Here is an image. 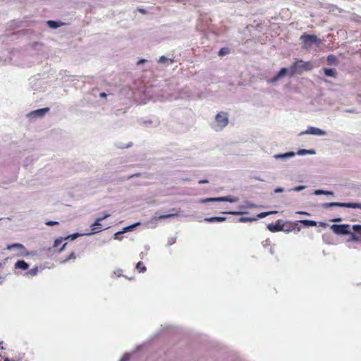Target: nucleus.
<instances>
[{
    "label": "nucleus",
    "mask_w": 361,
    "mask_h": 361,
    "mask_svg": "<svg viewBox=\"0 0 361 361\" xmlns=\"http://www.w3.org/2000/svg\"><path fill=\"white\" fill-rule=\"evenodd\" d=\"M333 233L341 235L346 241H361V227H330Z\"/></svg>",
    "instance_id": "nucleus-1"
},
{
    "label": "nucleus",
    "mask_w": 361,
    "mask_h": 361,
    "mask_svg": "<svg viewBox=\"0 0 361 361\" xmlns=\"http://www.w3.org/2000/svg\"><path fill=\"white\" fill-rule=\"evenodd\" d=\"M313 66L309 61H304L302 59L296 60L290 68V76L295 74H302L304 71H309Z\"/></svg>",
    "instance_id": "nucleus-2"
},
{
    "label": "nucleus",
    "mask_w": 361,
    "mask_h": 361,
    "mask_svg": "<svg viewBox=\"0 0 361 361\" xmlns=\"http://www.w3.org/2000/svg\"><path fill=\"white\" fill-rule=\"evenodd\" d=\"M300 40L303 43V47L305 49H310L312 44L319 45L322 43V40L314 35H309L304 33L300 36Z\"/></svg>",
    "instance_id": "nucleus-3"
},
{
    "label": "nucleus",
    "mask_w": 361,
    "mask_h": 361,
    "mask_svg": "<svg viewBox=\"0 0 361 361\" xmlns=\"http://www.w3.org/2000/svg\"><path fill=\"white\" fill-rule=\"evenodd\" d=\"M218 129L222 130L228 124V115L226 112H220L215 116Z\"/></svg>",
    "instance_id": "nucleus-4"
},
{
    "label": "nucleus",
    "mask_w": 361,
    "mask_h": 361,
    "mask_svg": "<svg viewBox=\"0 0 361 361\" xmlns=\"http://www.w3.org/2000/svg\"><path fill=\"white\" fill-rule=\"evenodd\" d=\"M101 227H92L91 231H87L83 233H75L69 235H66V237H63L65 240L70 239L71 240H73L76 239L79 236H83V235H90L97 233H99L102 231L100 229Z\"/></svg>",
    "instance_id": "nucleus-5"
},
{
    "label": "nucleus",
    "mask_w": 361,
    "mask_h": 361,
    "mask_svg": "<svg viewBox=\"0 0 361 361\" xmlns=\"http://www.w3.org/2000/svg\"><path fill=\"white\" fill-rule=\"evenodd\" d=\"M238 199L233 196H225L221 197H211V198H205L200 200L201 203H206L209 202H236Z\"/></svg>",
    "instance_id": "nucleus-6"
},
{
    "label": "nucleus",
    "mask_w": 361,
    "mask_h": 361,
    "mask_svg": "<svg viewBox=\"0 0 361 361\" xmlns=\"http://www.w3.org/2000/svg\"><path fill=\"white\" fill-rule=\"evenodd\" d=\"M267 228L271 233L283 232L289 233L293 232L295 234H297L300 231V227H267Z\"/></svg>",
    "instance_id": "nucleus-7"
},
{
    "label": "nucleus",
    "mask_w": 361,
    "mask_h": 361,
    "mask_svg": "<svg viewBox=\"0 0 361 361\" xmlns=\"http://www.w3.org/2000/svg\"><path fill=\"white\" fill-rule=\"evenodd\" d=\"M333 206H339V207H345L348 208H361L360 204L358 203H338V202H331V203H325L324 204V207L327 208Z\"/></svg>",
    "instance_id": "nucleus-8"
},
{
    "label": "nucleus",
    "mask_w": 361,
    "mask_h": 361,
    "mask_svg": "<svg viewBox=\"0 0 361 361\" xmlns=\"http://www.w3.org/2000/svg\"><path fill=\"white\" fill-rule=\"evenodd\" d=\"M305 134L324 135H326V132L315 127H309L305 131H302L299 135H303Z\"/></svg>",
    "instance_id": "nucleus-9"
},
{
    "label": "nucleus",
    "mask_w": 361,
    "mask_h": 361,
    "mask_svg": "<svg viewBox=\"0 0 361 361\" xmlns=\"http://www.w3.org/2000/svg\"><path fill=\"white\" fill-rule=\"evenodd\" d=\"M8 250L16 249L20 251L18 255L20 256H27L29 253L25 250V247L23 245L20 243H14L11 245H8L6 247Z\"/></svg>",
    "instance_id": "nucleus-10"
},
{
    "label": "nucleus",
    "mask_w": 361,
    "mask_h": 361,
    "mask_svg": "<svg viewBox=\"0 0 361 361\" xmlns=\"http://www.w3.org/2000/svg\"><path fill=\"white\" fill-rule=\"evenodd\" d=\"M49 111V108H43V109H37V110H35V111H33L30 113L31 115H33L35 116H39V117H42L47 112H48Z\"/></svg>",
    "instance_id": "nucleus-11"
},
{
    "label": "nucleus",
    "mask_w": 361,
    "mask_h": 361,
    "mask_svg": "<svg viewBox=\"0 0 361 361\" xmlns=\"http://www.w3.org/2000/svg\"><path fill=\"white\" fill-rule=\"evenodd\" d=\"M15 267L21 270H27L29 264L24 260H18L15 264Z\"/></svg>",
    "instance_id": "nucleus-12"
},
{
    "label": "nucleus",
    "mask_w": 361,
    "mask_h": 361,
    "mask_svg": "<svg viewBox=\"0 0 361 361\" xmlns=\"http://www.w3.org/2000/svg\"><path fill=\"white\" fill-rule=\"evenodd\" d=\"M135 227H123L122 231H118L114 233V239L120 240V235L123 233L132 231Z\"/></svg>",
    "instance_id": "nucleus-13"
},
{
    "label": "nucleus",
    "mask_w": 361,
    "mask_h": 361,
    "mask_svg": "<svg viewBox=\"0 0 361 361\" xmlns=\"http://www.w3.org/2000/svg\"><path fill=\"white\" fill-rule=\"evenodd\" d=\"M288 73V70L287 68H281V70L279 71V72L278 73V74L271 79V81L272 82H276L278 80H279L281 78L283 77L284 75H286Z\"/></svg>",
    "instance_id": "nucleus-14"
},
{
    "label": "nucleus",
    "mask_w": 361,
    "mask_h": 361,
    "mask_svg": "<svg viewBox=\"0 0 361 361\" xmlns=\"http://www.w3.org/2000/svg\"><path fill=\"white\" fill-rule=\"evenodd\" d=\"M324 72L325 75L329 76V77L336 78V76H337L336 71L334 68H324Z\"/></svg>",
    "instance_id": "nucleus-15"
},
{
    "label": "nucleus",
    "mask_w": 361,
    "mask_h": 361,
    "mask_svg": "<svg viewBox=\"0 0 361 361\" xmlns=\"http://www.w3.org/2000/svg\"><path fill=\"white\" fill-rule=\"evenodd\" d=\"M327 63L329 65H333L336 64L337 63V58L334 54H330L327 56Z\"/></svg>",
    "instance_id": "nucleus-16"
},
{
    "label": "nucleus",
    "mask_w": 361,
    "mask_h": 361,
    "mask_svg": "<svg viewBox=\"0 0 361 361\" xmlns=\"http://www.w3.org/2000/svg\"><path fill=\"white\" fill-rule=\"evenodd\" d=\"M47 25H49V27L56 29V28L60 27L61 25H62L63 23H59L56 21H54V20H49L47 22Z\"/></svg>",
    "instance_id": "nucleus-17"
},
{
    "label": "nucleus",
    "mask_w": 361,
    "mask_h": 361,
    "mask_svg": "<svg viewBox=\"0 0 361 361\" xmlns=\"http://www.w3.org/2000/svg\"><path fill=\"white\" fill-rule=\"evenodd\" d=\"M225 219H226L225 217H212V218H209V219H205V220L207 222H211V223H213V222H221V221H224Z\"/></svg>",
    "instance_id": "nucleus-18"
},
{
    "label": "nucleus",
    "mask_w": 361,
    "mask_h": 361,
    "mask_svg": "<svg viewBox=\"0 0 361 361\" xmlns=\"http://www.w3.org/2000/svg\"><path fill=\"white\" fill-rule=\"evenodd\" d=\"M136 269L141 273H144L146 271V267L143 265L142 262L137 263Z\"/></svg>",
    "instance_id": "nucleus-19"
},
{
    "label": "nucleus",
    "mask_w": 361,
    "mask_h": 361,
    "mask_svg": "<svg viewBox=\"0 0 361 361\" xmlns=\"http://www.w3.org/2000/svg\"><path fill=\"white\" fill-rule=\"evenodd\" d=\"M230 53V49L227 47H223L219 50V55L220 56H225Z\"/></svg>",
    "instance_id": "nucleus-20"
},
{
    "label": "nucleus",
    "mask_w": 361,
    "mask_h": 361,
    "mask_svg": "<svg viewBox=\"0 0 361 361\" xmlns=\"http://www.w3.org/2000/svg\"><path fill=\"white\" fill-rule=\"evenodd\" d=\"M107 216H109L108 214H106L104 215V216L102 217H99L96 219V221L91 225V226H101V224H100V221H102L103 219H106Z\"/></svg>",
    "instance_id": "nucleus-21"
},
{
    "label": "nucleus",
    "mask_w": 361,
    "mask_h": 361,
    "mask_svg": "<svg viewBox=\"0 0 361 361\" xmlns=\"http://www.w3.org/2000/svg\"><path fill=\"white\" fill-rule=\"evenodd\" d=\"M307 154H314V150H307V149H300L298 152V154H299V155H305Z\"/></svg>",
    "instance_id": "nucleus-22"
},
{
    "label": "nucleus",
    "mask_w": 361,
    "mask_h": 361,
    "mask_svg": "<svg viewBox=\"0 0 361 361\" xmlns=\"http://www.w3.org/2000/svg\"><path fill=\"white\" fill-rule=\"evenodd\" d=\"M300 222L304 224V226H317L316 221H309V220H303L300 221Z\"/></svg>",
    "instance_id": "nucleus-23"
},
{
    "label": "nucleus",
    "mask_w": 361,
    "mask_h": 361,
    "mask_svg": "<svg viewBox=\"0 0 361 361\" xmlns=\"http://www.w3.org/2000/svg\"><path fill=\"white\" fill-rule=\"evenodd\" d=\"M38 271H39L38 267H35L31 269L30 270H29L27 271V274H29V275H31V276H36L37 274Z\"/></svg>",
    "instance_id": "nucleus-24"
},
{
    "label": "nucleus",
    "mask_w": 361,
    "mask_h": 361,
    "mask_svg": "<svg viewBox=\"0 0 361 361\" xmlns=\"http://www.w3.org/2000/svg\"><path fill=\"white\" fill-rule=\"evenodd\" d=\"M64 238L61 237L60 238L56 239L54 243V247H57L59 245L62 243V242L64 240Z\"/></svg>",
    "instance_id": "nucleus-25"
},
{
    "label": "nucleus",
    "mask_w": 361,
    "mask_h": 361,
    "mask_svg": "<svg viewBox=\"0 0 361 361\" xmlns=\"http://www.w3.org/2000/svg\"><path fill=\"white\" fill-rule=\"evenodd\" d=\"M75 258H76V255H75V252H73L71 253L69 257L68 258H66V259L63 260L61 262V263H66L68 260H70V259H75Z\"/></svg>",
    "instance_id": "nucleus-26"
},
{
    "label": "nucleus",
    "mask_w": 361,
    "mask_h": 361,
    "mask_svg": "<svg viewBox=\"0 0 361 361\" xmlns=\"http://www.w3.org/2000/svg\"><path fill=\"white\" fill-rule=\"evenodd\" d=\"M131 354L130 353H126L124 354L121 360L119 361H128L130 358Z\"/></svg>",
    "instance_id": "nucleus-27"
},
{
    "label": "nucleus",
    "mask_w": 361,
    "mask_h": 361,
    "mask_svg": "<svg viewBox=\"0 0 361 361\" xmlns=\"http://www.w3.org/2000/svg\"><path fill=\"white\" fill-rule=\"evenodd\" d=\"M112 276H116L117 277H120L122 275V270L121 269H117L116 271H114L113 273H112Z\"/></svg>",
    "instance_id": "nucleus-28"
},
{
    "label": "nucleus",
    "mask_w": 361,
    "mask_h": 361,
    "mask_svg": "<svg viewBox=\"0 0 361 361\" xmlns=\"http://www.w3.org/2000/svg\"><path fill=\"white\" fill-rule=\"evenodd\" d=\"M293 155H294V153L289 152V153H286V154H281V155L276 156V157H292Z\"/></svg>",
    "instance_id": "nucleus-29"
},
{
    "label": "nucleus",
    "mask_w": 361,
    "mask_h": 361,
    "mask_svg": "<svg viewBox=\"0 0 361 361\" xmlns=\"http://www.w3.org/2000/svg\"><path fill=\"white\" fill-rule=\"evenodd\" d=\"M176 237H170V238H169L168 243L167 244L169 245H173L176 242Z\"/></svg>",
    "instance_id": "nucleus-30"
},
{
    "label": "nucleus",
    "mask_w": 361,
    "mask_h": 361,
    "mask_svg": "<svg viewBox=\"0 0 361 361\" xmlns=\"http://www.w3.org/2000/svg\"><path fill=\"white\" fill-rule=\"evenodd\" d=\"M316 195H322V194H331V192H325L324 190H318L314 192Z\"/></svg>",
    "instance_id": "nucleus-31"
},
{
    "label": "nucleus",
    "mask_w": 361,
    "mask_h": 361,
    "mask_svg": "<svg viewBox=\"0 0 361 361\" xmlns=\"http://www.w3.org/2000/svg\"><path fill=\"white\" fill-rule=\"evenodd\" d=\"M305 188V186H302V185H301V186H298V187H296V188H293V191H297V192H298V191H300V190H303Z\"/></svg>",
    "instance_id": "nucleus-32"
},
{
    "label": "nucleus",
    "mask_w": 361,
    "mask_h": 361,
    "mask_svg": "<svg viewBox=\"0 0 361 361\" xmlns=\"http://www.w3.org/2000/svg\"><path fill=\"white\" fill-rule=\"evenodd\" d=\"M283 192V188H277L274 190L275 193L282 192Z\"/></svg>",
    "instance_id": "nucleus-33"
},
{
    "label": "nucleus",
    "mask_w": 361,
    "mask_h": 361,
    "mask_svg": "<svg viewBox=\"0 0 361 361\" xmlns=\"http://www.w3.org/2000/svg\"><path fill=\"white\" fill-rule=\"evenodd\" d=\"M329 221L331 222H339V221H342V219L341 218H336V219H330Z\"/></svg>",
    "instance_id": "nucleus-34"
},
{
    "label": "nucleus",
    "mask_w": 361,
    "mask_h": 361,
    "mask_svg": "<svg viewBox=\"0 0 361 361\" xmlns=\"http://www.w3.org/2000/svg\"><path fill=\"white\" fill-rule=\"evenodd\" d=\"M56 224H58V222L56 221H49L47 223V226H55Z\"/></svg>",
    "instance_id": "nucleus-35"
},
{
    "label": "nucleus",
    "mask_w": 361,
    "mask_h": 361,
    "mask_svg": "<svg viewBox=\"0 0 361 361\" xmlns=\"http://www.w3.org/2000/svg\"><path fill=\"white\" fill-rule=\"evenodd\" d=\"M167 60V58H166L165 56H162L159 58V61L160 63H164V61H166Z\"/></svg>",
    "instance_id": "nucleus-36"
},
{
    "label": "nucleus",
    "mask_w": 361,
    "mask_h": 361,
    "mask_svg": "<svg viewBox=\"0 0 361 361\" xmlns=\"http://www.w3.org/2000/svg\"><path fill=\"white\" fill-rule=\"evenodd\" d=\"M173 216V214H167V215H163V216H160L159 217V219H164V218H168V217H171Z\"/></svg>",
    "instance_id": "nucleus-37"
},
{
    "label": "nucleus",
    "mask_w": 361,
    "mask_h": 361,
    "mask_svg": "<svg viewBox=\"0 0 361 361\" xmlns=\"http://www.w3.org/2000/svg\"><path fill=\"white\" fill-rule=\"evenodd\" d=\"M208 183L207 180H199V183L200 184H204V183Z\"/></svg>",
    "instance_id": "nucleus-38"
},
{
    "label": "nucleus",
    "mask_w": 361,
    "mask_h": 361,
    "mask_svg": "<svg viewBox=\"0 0 361 361\" xmlns=\"http://www.w3.org/2000/svg\"><path fill=\"white\" fill-rule=\"evenodd\" d=\"M99 96L102 98H106L107 95L105 92H102L100 93Z\"/></svg>",
    "instance_id": "nucleus-39"
},
{
    "label": "nucleus",
    "mask_w": 361,
    "mask_h": 361,
    "mask_svg": "<svg viewBox=\"0 0 361 361\" xmlns=\"http://www.w3.org/2000/svg\"><path fill=\"white\" fill-rule=\"evenodd\" d=\"M66 245V243L63 244L62 247L59 249V252H62L64 250Z\"/></svg>",
    "instance_id": "nucleus-40"
},
{
    "label": "nucleus",
    "mask_w": 361,
    "mask_h": 361,
    "mask_svg": "<svg viewBox=\"0 0 361 361\" xmlns=\"http://www.w3.org/2000/svg\"><path fill=\"white\" fill-rule=\"evenodd\" d=\"M268 226H281L280 225V223H279V221H276L275 224H269Z\"/></svg>",
    "instance_id": "nucleus-41"
},
{
    "label": "nucleus",
    "mask_w": 361,
    "mask_h": 361,
    "mask_svg": "<svg viewBox=\"0 0 361 361\" xmlns=\"http://www.w3.org/2000/svg\"><path fill=\"white\" fill-rule=\"evenodd\" d=\"M141 224L140 222H137V223H134L133 224H131L130 226H140Z\"/></svg>",
    "instance_id": "nucleus-42"
},
{
    "label": "nucleus",
    "mask_w": 361,
    "mask_h": 361,
    "mask_svg": "<svg viewBox=\"0 0 361 361\" xmlns=\"http://www.w3.org/2000/svg\"><path fill=\"white\" fill-rule=\"evenodd\" d=\"M4 281V278L2 276H0V284L3 283Z\"/></svg>",
    "instance_id": "nucleus-43"
},
{
    "label": "nucleus",
    "mask_w": 361,
    "mask_h": 361,
    "mask_svg": "<svg viewBox=\"0 0 361 361\" xmlns=\"http://www.w3.org/2000/svg\"><path fill=\"white\" fill-rule=\"evenodd\" d=\"M145 59H141V60H140V61L137 62V64H140V63H143V62H145Z\"/></svg>",
    "instance_id": "nucleus-44"
},
{
    "label": "nucleus",
    "mask_w": 361,
    "mask_h": 361,
    "mask_svg": "<svg viewBox=\"0 0 361 361\" xmlns=\"http://www.w3.org/2000/svg\"><path fill=\"white\" fill-rule=\"evenodd\" d=\"M333 226H348V224H334Z\"/></svg>",
    "instance_id": "nucleus-45"
},
{
    "label": "nucleus",
    "mask_w": 361,
    "mask_h": 361,
    "mask_svg": "<svg viewBox=\"0 0 361 361\" xmlns=\"http://www.w3.org/2000/svg\"><path fill=\"white\" fill-rule=\"evenodd\" d=\"M140 176V173L132 175L129 178L134 177V176Z\"/></svg>",
    "instance_id": "nucleus-46"
},
{
    "label": "nucleus",
    "mask_w": 361,
    "mask_h": 361,
    "mask_svg": "<svg viewBox=\"0 0 361 361\" xmlns=\"http://www.w3.org/2000/svg\"><path fill=\"white\" fill-rule=\"evenodd\" d=\"M320 226H327V224L326 223H321Z\"/></svg>",
    "instance_id": "nucleus-47"
},
{
    "label": "nucleus",
    "mask_w": 361,
    "mask_h": 361,
    "mask_svg": "<svg viewBox=\"0 0 361 361\" xmlns=\"http://www.w3.org/2000/svg\"><path fill=\"white\" fill-rule=\"evenodd\" d=\"M4 361H13V360H10V359H8V358H5V359H4Z\"/></svg>",
    "instance_id": "nucleus-48"
},
{
    "label": "nucleus",
    "mask_w": 361,
    "mask_h": 361,
    "mask_svg": "<svg viewBox=\"0 0 361 361\" xmlns=\"http://www.w3.org/2000/svg\"><path fill=\"white\" fill-rule=\"evenodd\" d=\"M323 239H324V241L327 242V240H326V236H325V235H324V236H323Z\"/></svg>",
    "instance_id": "nucleus-49"
}]
</instances>
